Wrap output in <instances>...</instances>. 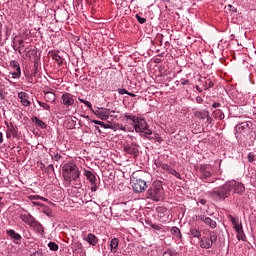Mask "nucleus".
Instances as JSON below:
<instances>
[{
  "mask_svg": "<svg viewBox=\"0 0 256 256\" xmlns=\"http://www.w3.org/2000/svg\"><path fill=\"white\" fill-rule=\"evenodd\" d=\"M118 93L120 94V95H128V91H127V89H125V88H122V89H119L118 90Z\"/></svg>",
  "mask_w": 256,
  "mask_h": 256,
  "instance_id": "nucleus-42",
  "label": "nucleus"
},
{
  "mask_svg": "<svg viewBox=\"0 0 256 256\" xmlns=\"http://www.w3.org/2000/svg\"><path fill=\"white\" fill-rule=\"evenodd\" d=\"M29 83H33V78L28 79Z\"/></svg>",
  "mask_w": 256,
  "mask_h": 256,
  "instance_id": "nucleus-62",
  "label": "nucleus"
},
{
  "mask_svg": "<svg viewBox=\"0 0 256 256\" xmlns=\"http://www.w3.org/2000/svg\"><path fill=\"white\" fill-rule=\"evenodd\" d=\"M84 175L88 181H90L91 185H95V183H97V177L93 172H91V170H84Z\"/></svg>",
  "mask_w": 256,
  "mask_h": 256,
  "instance_id": "nucleus-22",
  "label": "nucleus"
},
{
  "mask_svg": "<svg viewBox=\"0 0 256 256\" xmlns=\"http://www.w3.org/2000/svg\"><path fill=\"white\" fill-rule=\"evenodd\" d=\"M237 233V239L239 241H247V236H245V232L243 231V225L237 226V228H234Z\"/></svg>",
  "mask_w": 256,
  "mask_h": 256,
  "instance_id": "nucleus-21",
  "label": "nucleus"
},
{
  "mask_svg": "<svg viewBox=\"0 0 256 256\" xmlns=\"http://www.w3.org/2000/svg\"><path fill=\"white\" fill-rule=\"evenodd\" d=\"M138 118H139V116H135V115H131V114H125L124 117H123V120L128 125H132L133 127H135V124L137 123Z\"/></svg>",
  "mask_w": 256,
  "mask_h": 256,
  "instance_id": "nucleus-17",
  "label": "nucleus"
},
{
  "mask_svg": "<svg viewBox=\"0 0 256 256\" xmlns=\"http://www.w3.org/2000/svg\"><path fill=\"white\" fill-rule=\"evenodd\" d=\"M248 161H249L250 163H253V161H255V154H254L253 152H250V153L248 154Z\"/></svg>",
  "mask_w": 256,
  "mask_h": 256,
  "instance_id": "nucleus-40",
  "label": "nucleus"
},
{
  "mask_svg": "<svg viewBox=\"0 0 256 256\" xmlns=\"http://www.w3.org/2000/svg\"><path fill=\"white\" fill-rule=\"evenodd\" d=\"M229 182L221 187L215 188L209 192V196L216 199V201H225L231 195V189L229 188Z\"/></svg>",
  "mask_w": 256,
  "mask_h": 256,
  "instance_id": "nucleus-2",
  "label": "nucleus"
},
{
  "mask_svg": "<svg viewBox=\"0 0 256 256\" xmlns=\"http://www.w3.org/2000/svg\"><path fill=\"white\" fill-rule=\"evenodd\" d=\"M51 157L54 161H61L62 157L59 153H53L51 154Z\"/></svg>",
  "mask_w": 256,
  "mask_h": 256,
  "instance_id": "nucleus-37",
  "label": "nucleus"
},
{
  "mask_svg": "<svg viewBox=\"0 0 256 256\" xmlns=\"http://www.w3.org/2000/svg\"><path fill=\"white\" fill-rule=\"evenodd\" d=\"M201 203H202V205H205V203H207V201L205 199H202Z\"/></svg>",
  "mask_w": 256,
  "mask_h": 256,
  "instance_id": "nucleus-60",
  "label": "nucleus"
},
{
  "mask_svg": "<svg viewBox=\"0 0 256 256\" xmlns=\"http://www.w3.org/2000/svg\"><path fill=\"white\" fill-rule=\"evenodd\" d=\"M28 97H29V95L25 92L18 93V99H20V101L24 107H29V105H31V102L27 99Z\"/></svg>",
  "mask_w": 256,
  "mask_h": 256,
  "instance_id": "nucleus-20",
  "label": "nucleus"
},
{
  "mask_svg": "<svg viewBox=\"0 0 256 256\" xmlns=\"http://www.w3.org/2000/svg\"><path fill=\"white\" fill-rule=\"evenodd\" d=\"M78 100L80 101V103H84L85 104V100L78 98Z\"/></svg>",
  "mask_w": 256,
  "mask_h": 256,
  "instance_id": "nucleus-61",
  "label": "nucleus"
},
{
  "mask_svg": "<svg viewBox=\"0 0 256 256\" xmlns=\"http://www.w3.org/2000/svg\"><path fill=\"white\" fill-rule=\"evenodd\" d=\"M145 223H146V225H149L152 228H153V225H155V224H153V222L151 220H146Z\"/></svg>",
  "mask_w": 256,
  "mask_h": 256,
  "instance_id": "nucleus-50",
  "label": "nucleus"
},
{
  "mask_svg": "<svg viewBox=\"0 0 256 256\" xmlns=\"http://www.w3.org/2000/svg\"><path fill=\"white\" fill-rule=\"evenodd\" d=\"M52 59L57 62L59 67H61L63 65V58L61 56H59V54H53Z\"/></svg>",
  "mask_w": 256,
  "mask_h": 256,
  "instance_id": "nucleus-28",
  "label": "nucleus"
},
{
  "mask_svg": "<svg viewBox=\"0 0 256 256\" xmlns=\"http://www.w3.org/2000/svg\"><path fill=\"white\" fill-rule=\"evenodd\" d=\"M119 247V239L113 238L110 242L111 253H117Z\"/></svg>",
  "mask_w": 256,
  "mask_h": 256,
  "instance_id": "nucleus-24",
  "label": "nucleus"
},
{
  "mask_svg": "<svg viewBox=\"0 0 256 256\" xmlns=\"http://www.w3.org/2000/svg\"><path fill=\"white\" fill-rule=\"evenodd\" d=\"M199 171L202 175L201 179H203V181H205V180L209 179V177H211L213 169L211 168L210 165L202 164L199 167Z\"/></svg>",
  "mask_w": 256,
  "mask_h": 256,
  "instance_id": "nucleus-10",
  "label": "nucleus"
},
{
  "mask_svg": "<svg viewBox=\"0 0 256 256\" xmlns=\"http://www.w3.org/2000/svg\"><path fill=\"white\" fill-rule=\"evenodd\" d=\"M91 191H97V184L96 182L94 184H91Z\"/></svg>",
  "mask_w": 256,
  "mask_h": 256,
  "instance_id": "nucleus-49",
  "label": "nucleus"
},
{
  "mask_svg": "<svg viewBox=\"0 0 256 256\" xmlns=\"http://www.w3.org/2000/svg\"><path fill=\"white\" fill-rule=\"evenodd\" d=\"M79 187H81V184H78V186H76V189H79Z\"/></svg>",
  "mask_w": 256,
  "mask_h": 256,
  "instance_id": "nucleus-64",
  "label": "nucleus"
},
{
  "mask_svg": "<svg viewBox=\"0 0 256 256\" xmlns=\"http://www.w3.org/2000/svg\"><path fill=\"white\" fill-rule=\"evenodd\" d=\"M61 99H62V104L65 107H71L75 103V99H73V95L69 93L62 94Z\"/></svg>",
  "mask_w": 256,
  "mask_h": 256,
  "instance_id": "nucleus-13",
  "label": "nucleus"
},
{
  "mask_svg": "<svg viewBox=\"0 0 256 256\" xmlns=\"http://www.w3.org/2000/svg\"><path fill=\"white\" fill-rule=\"evenodd\" d=\"M194 115H195L196 119L205 120V119H207V117H209V111H206V110L197 111V112H195Z\"/></svg>",
  "mask_w": 256,
  "mask_h": 256,
  "instance_id": "nucleus-25",
  "label": "nucleus"
},
{
  "mask_svg": "<svg viewBox=\"0 0 256 256\" xmlns=\"http://www.w3.org/2000/svg\"><path fill=\"white\" fill-rule=\"evenodd\" d=\"M235 130L236 137H239V135L247 137V135H249V131H251V128L249 127V122H242L235 127Z\"/></svg>",
  "mask_w": 256,
  "mask_h": 256,
  "instance_id": "nucleus-8",
  "label": "nucleus"
},
{
  "mask_svg": "<svg viewBox=\"0 0 256 256\" xmlns=\"http://www.w3.org/2000/svg\"><path fill=\"white\" fill-rule=\"evenodd\" d=\"M181 85H189V80H182Z\"/></svg>",
  "mask_w": 256,
  "mask_h": 256,
  "instance_id": "nucleus-53",
  "label": "nucleus"
},
{
  "mask_svg": "<svg viewBox=\"0 0 256 256\" xmlns=\"http://www.w3.org/2000/svg\"><path fill=\"white\" fill-rule=\"evenodd\" d=\"M152 229H154V231H160L161 232L163 228H161L160 225L154 224V225H152Z\"/></svg>",
  "mask_w": 256,
  "mask_h": 256,
  "instance_id": "nucleus-44",
  "label": "nucleus"
},
{
  "mask_svg": "<svg viewBox=\"0 0 256 256\" xmlns=\"http://www.w3.org/2000/svg\"><path fill=\"white\" fill-rule=\"evenodd\" d=\"M168 173H170V175H173L174 177H177V179H181V174L177 172V170L173 169L172 167H170V169L168 170Z\"/></svg>",
  "mask_w": 256,
  "mask_h": 256,
  "instance_id": "nucleus-32",
  "label": "nucleus"
},
{
  "mask_svg": "<svg viewBox=\"0 0 256 256\" xmlns=\"http://www.w3.org/2000/svg\"><path fill=\"white\" fill-rule=\"evenodd\" d=\"M128 95H129L130 97H135V94H133V93H131V92H128Z\"/></svg>",
  "mask_w": 256,
  "mask_h": 256,
  "instance_id": "nucleus-59",
  "label": "nucleus"
},
{
  "mask_svg": "<svg viewBox=\"0 0 256 256\" xmlns=\"http://www.w3.org/2000/svg\"><path fill=\"white\" fill-rule=\"evenodd\" d=\"M163 256H175V254H173V252H171V250H168L163 253Z\"/></svg>",
  "mask_w": 256,
  "mask_h": 256,
  "instance_id": "nucleus-46",
  "label": "nucleus"
},
{
  "mask_svg": "<svg viewBox=\"0 0 256 256\" xmlns=\"http://www.w3.org/2000/svg\"><path fill=\"white\" fill-rule=\"evenodd\" d=\"M171 234L173 235V237H176V239L183 238V235H181V230L177 228V226L171 228Z\"/></svg>",
  "mask_w": 256,
  "mask_h": 256,
  "instance_id": "nucleus-27",
  "label": "nucleus"
},
{
  "mask_svg": "<svg viewBox=\"0 0 256 256\" xmlns=\"http://www.w3.org/2000/svg\"><path fill=\"white\" fill-rule=\"evenodd\" d=\"M47 170L48 171H55V167L53 166V164H50V165H48Z\"/></svg>",
  "mask_w": 256,
  "mask_h": 256,
  "instance_id": "nucleus-48",
  "label": "nucleus"
},
{
  "mask_svg": "<svg viewBox=\"0 0 256 256\" xmlns=\"http://www.w3.org/2000/svg\"><path fill=\"white\" fill-rule=\"evenodd\" d=\"M10 67L14 70L10 73V75H12V79H19V77H21V66L19 65V62L12 60L10 62Z\"/></svg>",
  "mask_w": 256,
  "mask_h": 256,
  "instance_id": "nucleus-11",
  "label": "nucleus"
},
{
  "mask_svg": "<svg viewBox=\"0 0 256 256\" xmlns=\"http://www.w3.org/2000/svg\"><path fill=\"white\" fill-rule=\"evenodd\" d=\"M3 143V133L0 132V144Z\"/></svg>",
  "mask_w": 256,
  "mask_h": 256,
  "instance_id": "nucleus-56",
  "label": "nucleus"
},
{
  "mask_svg": "<svg viewBox=\"0 0 256 256\" xmlns=\"http://www.w3.org/2000/svg\"><path fill=\"white\" fill-rule=\"evenodd\" d=\"M136 133H145V135H153V130L149 129V124L144 118L138 117L134 124Z\"/></svg>",
  "mask_w": 256,
  "mask_h": 256,
  "instance_id": "nucleus-6",
  "label": "nucleus"
},
{
  "mask_svg": "<svg viewBox=\"0 0 256 256\" xmlns=\"http://www.w3.org/2000/svg\"><path fill=\"white\" fill-rule=\"evenodd\" d=\"M190 235H192V237H196L197 239H199V237H201V232L196 228H191Z\"/></svg>",
  "mask_w": 256,
  "mask_h": 256,
  "instance_id": "nucleus-30",
  "label": "nucleus"
},
{
  "mask_svg": "<svg viewBox=\"0 0 256 256\" xmlns=\"http://www.w3.org/2000/svg\"><path fill=\"white\" fill-rule=\"evenodd\" d=\"M6 235L12 239L13 242L15 241H21L22 237L19 233L15 232L13 229L6 230Z\"/></svg>",
  "mask_w": 256,
  "mask_h": 256,
  "instance_id": "nucleus-19",
  "label": "nucleus"
},
{
  "mask_svg": "<svg viewBox=\"0 0 256 256\" xmlns=\"http://www.w3.org/2000/svg\"><path fill=\"white\" fill-rule=\"evenodd\" d=\"M111 113H115V111H111V109L101 108L100 111L98 112V117L99 119H101V121H107Z\"/></svg>",
  "mask_w": 256,
  "mask_h": 256,
  "instance_id": "nucleus-16",
  "label": "nucleus"
},
{
  "mask_svg": "<svg viewBox=\"0 0 256 256\" xmlns=\"http://www.w3.org/2000/svg\"><path fill=\"white\" fill-rule=\"evenodd\" d=\"M38 105H40L42 109H45V111H51V106L45 102L38 101Z\"/></svg>",
  "mask_w": 256,
  "mask_h": 256,
  "instance_id": "nucleus-35",
  "label": "nucleus"
},
{
  "mask_svg": "<svg viewBox=\"0 0 256 256\" xmlns=\"http://www.w3.org/2000/svg\"><path fill=\"white\" fill-rule=\"evenodd\" d=\"M1 201H3V197H0V213H1V208L3 207V202Z\"/></svg>",
  "mask_w": 256,
  "mask_h": 256,
  "instance_id": "nucleus-54",
  "label": "nucleus"
},
{
  "mask_svg": "<svg viewBox=\"0 0 256 256\" xmlns=\"http://www.w3.org/2000/svg\"><path fill=\"white\" fill-rule=\"evenodd\" d=\"M139 146H137V143L132 142L131 145H127L124 147L125 153L128 155H133V157L139 156Z\"/></svg>",
  "mask_w": 256,
  "mask_h": 256,
  "instance_id": "nucleus-12",
  "label": "nucleus"
},
{
  "mask_svg": "<svg viewBox=\"0 0 256 256\" xmlns=\"http://www.w3.org/2000/svg\"><path fill=\"white\" fill-rule=\"evenodd\" d=\"M131 185L134 193H143L149 187L145 180L135 176V174L131 178Z\"/></svg>",
  "mask_w": 256,
  "mask_h": 256,
  "instance_id": "nucleus-5",
  "label": "nucleus"
},
{
  "mask_svg": "<svg viewBox=\"0 0 256 256\" xmlns=\"http://www.w3.org/2000/svg\"><path fill=\"white\" fill-rule=\"evenodd\" d=\"M230 11H235V8L232 5H229Z\"/></svg>",
  "mask_w": 256,
  "mask_h": 256,
  "instance_id": "nucleus-58",
  "label": "nucleus"
},
{
  "mask_svg": "<svg viewBox=\"0 0 256 256\" xmlns=\"http://www.w3.org/2000/svg\"><path fill=\"white\" fill-rule=\"evenodd\" d=\"M2 37H3V31L1 30V27H0V41H1Z\"/></svg>",
  "mask_w": 256,
  "mask_h": 256,
  "instance_id": "nucleus-57",
  "label": "nucleus"
},
{
  "mask_svg": "<svg viewBox=\"0 0 256 256\" xmlns=\"http://www.w3.org/2000/svg\"><path fill=\"white\" fill-rule=\"evenodd\" d=\"M230 221H231L234 229H237V227H241V225H243V224L237 222V220H235V217H233V216H230Z\"/></svg>",
  "mask_w": 256,
  "mask_h": 256,
  "instance_id": "nucleus-34",
  "label": "nucleus"
},
{
  "mask_svg": "<svg viewBox=\"0 0 256 256\" xmlns=\"http://www.w3.org/2000/svg\"><path fill=\"white\" fill-rule=\"evenodd\" d=\"M213 116L216 118V119H223L224 117V114H223V111H221L220 109H217L213 112Z\"/></svg>",
  "mask_w": 256,
  "mask_h": 256,
  "instance_id": "nucleus-31",
  "label": "nucleus"
},
{
  "mask_svg": "<svg viewBox=\"0 0 256 256\" xmlns=\"http://www.w3.org/2000/svg\"><path fill=\"white\" fill-rule=\"evenodd\" d=\"M40 199H41L42 201H47V199H45V198H43V197H40Z\"/></svg>",
  "mask_w": 256,
  "mask_h": 256,
  "instance_id": "nucleus-63",
  "label": "nucleus"
},
{
  "mask_svg": "<svg viewBox=\"0 0 256 256\" xmlns=\"http://www.w3.org/2000/svg\"><path fill=\"white\" fill-rule=\"evenodd\" d=\"M18 43H19L20 47H25V44H23V43H25V41L23 39H20L18 41Z\"/></svg>",
  "mask_w": 256,
  "mask_h": 256,
  "instance_id": "nucleus-52",
  "label": "nucleus"
},
{
  "mask_svg": "<svg viewBox=\"0 0 256 256\" xmlns=\"http://www.w3.org/2000/svg\"><path fill=\"white\" fill-rule=\"evenodd\" d=\"M228 187L230 188V192L234 190V193H237L238 195L245 192V186L243 183L235 180L228 182Z\"/></svg>",
  "mask_w": 256,
  "mask_h": 256,
  "instance_id": "nucleus-9",
  "label": "nucleus"
},
{
  "mask_svg": "<svg viewBox=\"0 0 256 256\" xmlns=\"http://www.w3.org/2000/svg\"><path fill=\"white\" fill-rule=\"evenodd\" d=\"M213 243H217V234L215 232L210 233V237L204 236L200 240V247L202 249H211Z\"/></svg>",
  "mask_w": 256,
  "mask_h": 256,
  "instance_id": "nucleus-7",
  "label": "nucleus"
},
{
  "mask_svg": "<svg viewBox=\"0 0 256 256\" xmlns=\"http://www.w3.org/2000/svg\"><path fill=\"white\" fill-rule=\"evenodd\" d=\"M62 177L64 181L71 185V181H77L81 177V172H79V167L73 162H69L62 167Z\"/></svg>",
  "mask_w": 256,
  "mask_h": 256,
  "instance_id": "nucleus-1",
  "label": "nucleus"
},
{
  "mask_svg": "<svg viewBox=\"0 0 256 256\" xmlns=\"http://www.w3.org/2000/svg\"><path fill=\"white\" fill-rule=\"evenodd\" d=\"M84 241L88 242L89 245H92V247H95V245H97V243H99V238H97V236H95V234L89 233V234H87L86 237H84Z\"/></svg>",
  "mask_w": 256,
  "mask_h": 256,
  "instance_id": "nucleus-18",
  "label": "nucleus"
},
{
  "mask_svg": "<svg viewBox=\"0 0 256 256\" xmlns=\"http://www.w3.org/2000/svg\"><path fill=\"white\" fill-rule=\"evenodd\" d=\"M44 98L47 101V103H55L57 96L55 95V93L51 91H44Z\"/></svg>",
  "mask_w": 256,
  "mask_h": 256,
  "instance_id": "nucleus-23",
  "label": "nucleus"
},
{
  "mask_svg": "<svg viewBox=\"0 0 256 256\" xmlns=\"http://www.w3.org/2000/svg\"><path fill=\"white\" fill-rule=\"evenodd\" d=\"M95 125H100V127H103V129H111V125L109 124H106L102 121H99V120H93L92 121Z\"/></svg>",
  "mask_w": 256,
  "mask_h": 256,
  "instance_id": "nucleus-29",
  "label": "nucleus"
},
{
  "mask_svg": "<svg viewBox=\"0 0 256 256\" xmlns=\"http://www.w3.org/2000/svg\"><path fill=\"white\" fill-rule=\"evenodd\" d=\"M84 105H86V107H88L89 109H93V105L87 100L84 101Z\"/></svg>",
  "mask_w": 256,
  "mask_h": 256,
  "instance_id": "nucleus-45",
  "label": "nucleus"
},
{
  "mask_svg": "<svg viewBox=\"0 0 256 256\" xmlns=\"http://www.w3.org/2000/svg\"><path fill=\"white\" fill-rule=\"evenodd\" d=\"M200 221L204 223L205 225H208L211 229H215L217 227V222L210 217H207L205 215L199 216Z\"/></svg>",
  "mask_w": 256,
  "mask_h": 256,
  "instance_id": "nucleus-15",
  "label": "nucleus"
},
{
  "mask_svg": "<svg viewBox=\"0 0 256 256\" xmlns=\"http://www.w3.org/2000/svg\"><path fill=\"white\" fill-rule=\"evenodd\" d=\"M196 90H197L199 93H203V90H202L199 86H196Z\"/></svg>",
  "mask_w": 256,
  "mask_h": 256,
  "instance_id": "nucleus-55",
  "label": "nucleus"
},
{
  "mask_svg": "<svg viewBox=\"0 0 256 256\" xmlns=\"http://www.w3.org/2000/svg\"><path fill=\"white\" fill-rule=\"evenodd\" d=\"M32 122L35 123L41 129H47V124L36 116L32 117Z\"/></svg>",
  "mask_w": 256,
  "mask_h": 256,
  "instance_id": "nucleus-26",
  "label": "nucleus"
},
{
  "mask_svg": "<svg viewBox=\"0 0 256 256\" xmlns=\"http://www.w3.org/2000/svg\"><path fill=\"white\" fill-rule=\"evenodd\" d=\"M206 123H208V125H213V118L211 117L210 113L206 117Z\"/></svg>",
  "mask_w": 256,
  "mask_h": 256,
  "instance_id": "nucleus-41",
  "label": "nucleus"
},
{
  "mask_svg": "<svg viewBox=\"0 0 256 256\" xmlns=\"http://www.w3.org/2000/svg\"><path fill=\"white\" fill-rule=\"evenodd\" d=\"M157 165H158V167H161L163 169V171L169 172V170L171 169V166H169L168 164H165V163L159 162Z\"/></svg>",
  "mask_w": 256,
  "mask_h": 256,
  "instance_id": "nucleus-36",
  "label": "nucleus"
},
{
  "mask_svg": "<svg viewBox=\"0 0 256 256\" xmlns=\"http://www.w3.org/2000/svg\"><path fill=\"white\" fill-rule=\"evenodd\" d=\"M19 217L21 221H23V223H26V225H29V227H33V229H35V231H38V233H43V225H41L39 221H37L35 217H33V215L26 212L20 214Z\"/></svg>",
  "mask_w": 256,
  "mask_h": 256,
  "instance_id": "nucleus-4",
  "label": "nucleus"
},
{
  "mask_svg": "<svg viewBox=\"0 0 256 256\" xmlns=\"http://www.w3.org/2000/svg\"><path fill=\"white\" fill-rule=\"evenodd\" d=\"M48 247H49L50 251H59V245H57V243H55V242H50L48 244Z\"/></svg>",
  "mask_w": 256,
  "mask_h": 256,
  "instance_id": "nucleus-33",
  "label": "nucleus"
},
{
  "mask_svg": "<svg viewBox=\"0 0 256 256\" xmlns=\"http://www.w3.org/2000/svg\"><path fill=\"white\" fill-rule=\"evenodd\" d=\"M118 207H119V209H122L123 211H127L125 209V207H127V203H125V202H122V203L118 204Z\"/></svg>",
  "mask_w": 256,
  "mask_h": 256,
  "instance_id": "nucleus-43",
  "label": "nucleus"
},
{
  "mask_svg": "<svg viewBox=\"0 0 256 256\" xmlns=\"http://www.w3.org/2000/svg\"><path fill=\"white\" fill-rule=\"evenodd\" d=\"M136 19L138 21V23H140L141 25H143V23H146L147 19L141 17L139 14H136Z\"/></svg>",
  "mask_w": 256,
  "mask_h": 256,
  "instance_id": "nucleus-38",
  "label": "nucleus"
},
{
  "mask_svg": "<svg viewBox=\"0 0 256 256\" xmlns=\"http://www.w3.org/2000/svg\"><path fill=\"white\" fill-rule=\"evenodd\" d=\"M19 130L13 124L7 125L6 137L7 139H11V137L17 138L19 137Z\"/></svg>",
  "mask_w": 256,
  "mask_h": 256,
  "instance_id": "nucleus-14",
  "label": "nucleus"
},
{
  "mask_svg": "<svg viewBox=\"0 0 256 256\" xmlns=\"http://www.w3.org/2000/svg\"><path fill=\"white\" fill-rule=\"evenodd\" d=\"M212 107H213V109H217V108L221 107V103L215 102V103H213Z\"/></svg>",
  "mask_w": 256,
  "mask_h": 256,
  "instance_id": "nucleus-47",
  "label": "nucleus"
},
{
  "mask_svg": "<svg viewBox=\"0 0 256 256\" xmlns=\"http://www.w3.org/2000/svg\"><path fill=\"white\" fill-rule=\"evenodd\" d=\"M147 198L152 201H161L163 199V186L161 182H154L147 191Z\"/></svg>",
  "mask_w": 256,
  "mask_h": 256,
  "instance_id": "nucleus-3",
  "label": "nucleus"
},
{
  "mask_svg": "<svg viewBox=\"0 0 256 256\" xmlns=\"http://www.w3.org/2000/svg\"><path fill=\"white\" fill-rule=\"evenodd\" d=\"M215 85V83H213V81H211V80H206V82H205V87H206V89H211V87H213Z\"/></svg>",
  "mask_w": 256,
  "mask_h": 256,
  "instance_id": "nucleus-39",
  "label": "nucleus"
},
{
  "mask_svg": "<svg viewBox=\"0 0 256 256\" xmlns=\"http://www.w3.org/2000/svg\"><path fill=\"white\" fill-rule=\"evenodd\" d=\"M197 103H203V98L201 96L196 97Z\"/></svg>",
  "mask_w": 256,
  "mask_h": 256,
  "instance_id": "nucleus-51",
  "label": "nucleus"
}]
</instances>
